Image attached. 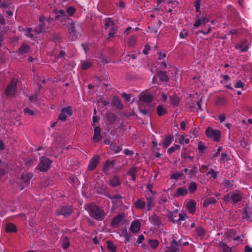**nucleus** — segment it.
Listing matches in <instances>:
<instances>
[{"label":"nucleus","instance_id":"obj_49","mask_svg":"<svg viewBox=\"0 0 252 252\" xmlns=\"http://www.w3.org/2000/svg\"><path fill=\"white\" fill-rule=\"evenodd\" d=\"M235 48L236 49L241 48V51L242 52H246L248 51L249 49V47L246 45H244V43H242L241 45L236 46Z\"/></svg>","mask_w":252,"mask_h":252},{"label":"nucleus","instance_id":"obj_62","mask_svg":"<svg viewBox=\"0 0 252 252\" xmlns=\"http://www.w3.org/2000/svg\"><path fill=\"white\" fill-rule=\"evenodd\" d=\"M207 175H210L214 179H216L217 177V172L214 170L211 169L207 173Z\"/></svg>","mask_w":252,"mask_h":252},{"label":"nucleus","instance_id":"obj_23","mask_svg":"<svg viewBox=\"0 0 252 252\" xmlns=\"http://www.w3.org/2000/svg\"><path fill=\"white\" fill-rule=\"evenodd\" d=\"M148 244L153 250H157L159 246V241L157 239H150L148 240Z\"/></svg>","mask_w":252,"mask_h":252},{"label":"nucleus","instance_id":"obj_51","mask_svg":"<svg viewBox=\"0 0 252 252\" xmlns=\"http://www.w3.org/2000/svg\"><path fill=\"white\" fill-rule=\"evenodd\" d=\"M137 171H138V170H137V168L135 166H133L128 171L127 174L129 176L134 175L136 174V173L137 172Z\"/></svg>","mask_w":252,"mask_h":252},{"label":"nucleus","instance_id":"obj_36","mask_svg":"<svg viewBox=\"0 0 252 252\" xmlns=\"http://www.w3.org/2000/svg\"><path fill=\"white\" fill-rule=\"evenodd\" d=\"M7 168V165L2 163L0 160V178L2 177L5 173V170Z\"/></svg>","mask_w":252,"mask_h":252},{"label":"nucleus","instance_id":"obj_55","mask_svg":"<svg viewBox=\"0 0 252 252\" xmlns=\"http://www.w3.org/2000/svg\"><path fill=\"white\" fill-rule=\"evenodd\" d=\"M136 43V38L135 37H131L128 41V44L129 46H134Z\"/></svg>","mask_w":252,"mask_h":252},{"label":"nucleus","instance_id":"obj_47","mask_svg":"<svg viewBox=\"0 0 252 252\" xmlns=\"http://www.w3.org/2000/svg\"><path fill=\"white\" fill-rule=\"evenodd\" d=\"M216 103L218 105H223L227 103V101L224 97H220L217 98Z\"/></svg>","mask_w":252,"mask_h":252},{"label":"nucleus","instance_id":"obj_54","mask_svg":"<svg viewBox=\"0 0 252 252\" xmlns=\"http://www.w3.org/2000/svg\"><path fill=\"white\" fill-rule=\"evenodd\" d=\"M183 175V173L181 172H177L173 174H172L171 176V179H174L175 180H178L180 179Z\"/></svg>","mask_w":252,"mask_h":252},{"label":"nucleus","instance_id":"obj_53","mask_svg":"<svg viewBox=\"0 0 252 252\" xmlns=\"http://www.w3.org/2000/svg\"><path fill=\"white\" fill-rule=\"evenodd\" d=\"M229 160L228 154L226 153H222L220 158V161L225 162Z\"/></svg>","mask_w":252,"mask_h":252},{"label":"nucleus","instance_id":"obj_11","mask_svg":"<svg viewBox=\"0 0 252 252\" xmlns=\"http://www.w3.org/2000/svg\"><path fill=\"white\" fill-rule=\"evenodd\" d=\"M100 158L98 156H94L90 160L89 165L88 166V170L92 171L94 170L97 167Z\"/></svg>","mask_w":252,"mask_h":252},{"label":"nucleus","instance_id":"obj_57","mask_svg":"<svg viewBox=\"0 0 252 252\" xmlns=\"http://www.w3.org/2000/svg\"><path fill=\"white\" fill-rule=\"evenodd\" d=\"M188 35V32L185 29H183L180 33V37L185 39Z\"/></svg>","mask_w":252,"mask_h":252},{"label":"nucleus","instance_id":"obj_21","mask_svg":"<svg viewBox=\"0 0 252 252\" xmlns=\"http://www.w3.org/2000/svg\"><path fill=\"white\" fill-rule=\"evenodd\" d=\"M153 98L152 95L150 94L145 93L141 95L139 98V100L140 102L149 103L152 102Z\"/></svg>","mask_w":252,"mask_h":252},{"label":"nucleus","instance_id":"obj_19","mask_svg":"<svg viewBox=\"0 0 252 252\" xmlns=\"http://www.w3.org/2000/svg\"><path fill=\"white\" fill-rule=\"evenodd\" d=\"M187 210L192 214H193L196 210V203L194 200H190L186 203Z\"/></svg>","mask_w":252,"mask_h":252},{"label":"nucleus","instance_id":"obj_38","mask_svg":"<svg viewBox=\"0 0 252 252\" xmlns=\"http://www.w3.org/2000/svg\"><path fill=\"white\" fill-rule=\"evenodd\" d=\"M198 173V169L196 166H194L192 169H191L189 174L188 176L190 178H193L194 177H195Z\"/></svg>","mask_w":252,"mask_h":252},{"label":"nucleus","instance_id":"obj_37","mask_svg":"<svg viewBox=\"0 0 252 252\" xmlns=\"http://www.w3.org/2000/svg\"><path fill=\"white\" fill-rule=\"evenodd\" d=\"M70 246V242L68 237L65 236L62 239V247L63 249H66Z\"/></svg>","mask_w":252,"mask_h":252},{"label":"nucleus","instance_id":"obj_29","mask_svg":"<svg viewBox=\"0 0 252 252\" xmlns=\"http://www.w3.org/2000/svg\"><path fill=\"white\" fill-rule=\"evenodd\" d=\"M158 76L162 82H168L169 80V78L166 71H159L158 72Z\"/></svg>","mask_w":252,"mask_h":252},{"label":"nucleus","instance_id":"obj_64","mask_svg":"<svg viewBox=\"0 0 252 252\" xmlns=\"http://www.w3.org/2000/svg\"><path fill=\"white\" fill-rule=\"evenodd\" d=\"M198 149L200 152H203V151L207 148V147L205 146L201 141L198 143Z\"/></svg>","mask_w":252,"mask_h":252},{"label":"nucleus","instance_id":"obj_12","mask_svg":"<svg viewBox=\"0 0 252 252\" xmlns=\"http://www.w3.org/2000/svg\"><path fill=\"white\" fill-rule=\"evenodd\" d=\"M178 235L175 234L173 235V240L171 242L170 246L167 248L172 252H177L179 250L178 242L176 240Z\"/></svg>","mask_w":252,"mask_h":252},{"label":"nucleus","instance_id":"obj_17","mask_svg":"<svg viewBox=\"0 0 252 252\" xmlns=\"http://www.w3.org/2000/svg\"><path fill=\"white\" fill-rule=\"evenodd\" d=\"M141 228V223L139 220L132 221L130 227V231L133 233H138Z\"/></svg>","mask_w":252,"mask_h":252},{"label":"nucleus","instance_id":"obj_45","mask_svg":"<svg viewBox=\"0 0 252 252\" xmlns=\"http://www.w3.org/2000/svg\"><path fill=\"white\" fill-rule=\"evenodd\" d=\"M181 157L185 159L189 158L190 161H192L194 160V157L190 156L189 154L186 152H182L181 153Z\"/></svg>","mask_w":252,"mask_h":252},{"label":"nucleus","instance_id":"obj_46","mask_svg":"<svg viewBox=\"0 0 252 252\" xmlns=\"http://www.w3.org/2000/svg\"><path fill=\"white\" fill-rule=\"evenodd\" d=\"M92 65V63L91 62L84 61L82 62L81 68L83 70H86L91 67Z\"/></svg>","mask_w":252,"mask_h":252},{"label":"nucleus","instance_id":"obj_59","mask_svg":"<svg viewBox=\"0 0 252 252\" xmlns=\"http://www.w3.org/2000/svg\"><path fill=\"white\" fill-rule=\"evenodd\" d=\"M76 9L73 7H69L67 9V13L70 16H72L75 12Z\"/></svg>","mask_w":252,"mask_h":252},{"label":"nucleus","instance_id":"obj_14","mask_svg":"<svg viewBox=\"0 0 252 252\" xmlns=\"http://www.w3.org/2000/svg\"><path fill=\"white\" fill-rule=\"evenodd\" d=\"M56 15L54 19L55 20H60L61 21H63V20H70V19L66 15L65 12L63 10H59L56 12Z\"/></svg>","mask_w":252,"mask_h":252},{"label":"nucleus","instance_id":"obj_32","mask_svg":"<svg viewBox=\"0 0 252 252\" xmlns=\"http://www.w3.org/2000/svg\"><path fill=\"white\" fill-rule=\"evenodd\" d=\"M219 246L222 248L223 252H233L232 248L222 241L219 242Z\"/></svg>","mask_w":252,"mask_h":252},{"label":"nucleus","instance_id":"obj_18","mask_svg":"<svg viewBox=\"0 0 252 252\" xmlns=\"http://www.w3.org/2000/svg\"><path fill=\"white\" fill-rule=\"evenodd\" d=\"M188 193V190L186 187H182L177 189L176 192L174 195V197L178 198L180 196H185Z\"/></svg>","mask_w":252,"mask_h":252},{"label":"nucleus","instance_id":"obj_8","mask_svg":"<svg viewBox=\"0 0 252 252\" xmlns=\"http://www.w3.org/2000/svg\"><path fill=\"white\" fill-rule=\"evenodd\" d=\"M231 195V202L236 204L240 202L243 197V194L239 190H235L230 192Z\"/></svg>","mask_w":252,"mask_h":252},{"label":"nucleus","instance_id":"obj_13","mask_svg":"<svg viewBox=\"0 0 252 252\" xmlns=\"http://www.w3.org/2000/svg\"><path fill=\"white\" fill-rule=\"evenodd\" d=\"M196 18L194 23L193 24L194 28H198L201 25H205L206 23L209 22V20L208 18L204 17L202 18H200L198 15H196Z\"/></svg>","mask_w":252,"mask_h":252},{"label":"nucleus","instance_id":"obj_6","mask_svg":"<svg viewBox=\"0 0 252 252\" xmlns=\"http://www.w3.org/2000/svg\"><path fill=\"white\" fill-rule=\"evenodd\" d=\"M71 22L68 23V29L69 33V39L71 41H74L78 38V33L76 31L75 22L71 19Z\"/></svg>","mask_w":252,"mask_h":252},{"label":"nucleus","instance_id":"obj_3","mask_svg":"<svg viewBox=\"0 0 252 252\" xmlns=\"http://www.w3.org/2000/svg\"><path fill=\"white\" fill-rule=\"evenodd\" d=\"M52 163V161L48 158L41 157L37 168L41 172H47L50 168Z\"/></svg>","mask_w":252,"mask_h":252},{"label":"nucleus","instance_id":"obj_20","mask_svg":"<svg viewBox=\"0 0 252 252\" xmlns=\"http://www.w3.org/2000/svg\"><path fill=\"white\" fill-rule=\"evenodd\" d=\"M33 174L31 173L25 172L23 173L21 176V179L23 182L28 185L30 180L33 178Z\"/></svg>","mask_w":252,"mask_h":252},{"label":"nucleus","instance_id":"obj_31","mask_svg":"<svg viewBox=\"0 0 252 252\" xmlns=\"http://www.w3.org/2000/svg\"><path fill=\"white\" fill-rule=\"evenodd\" d=\"M5 231L7 233H15L17 231V229L16 226L14 224L9 223L6 225Z\"/></svg>","mask_w":252,"mask_h":252},{"label":"nucleus","instance_id":"obj_2","mask_svg":"<svg viewBox=\"0 0 252 252\" xmlns=\"http://www.w3.org/2000/svg\"><path fill=\"white\" fill-rule=\"evenodd\" d=\"M40 24L35 29L36 32L39 34L46 29L50 28L54 25L55 20L51 17H46L44 15H41L39 18Z\"/></svg>","mask_w":252,"mask_h":252},{"label":"nucleus","instance_id":"obj_27","mask_svg":"<svg viewBox=\"0 0 252 252\" xmlns=\"http://www.w3.org/2000/svg\"><path fill=\"white\" fill-rule=\"evenodd\" d=\"M150 219L154 225L159 226L161 224V220L160 217L156 214L152 215Z\"/></svg>","mask_w":252,"mask_h":252},{"label":"nucleus","instance_id":"obj_15","mask_svg":"<svg viewBox=\"0 0 252 252\" xmlns=\"http://www.w3.org/2000/svg\"><path fill=\"white\" fill-rule=\"evenodd\" d=\"M108 185L112 187H116L120 186L121 184V181L119 177L117 175L113 176L108 181Z\"/></svg>","mask_w":252,"mask_h":252},{"label":"nucleus","instance_id":"obj_63","mask_svg":"<svg viewBox=\"0 0 252 252\" xmlns=\"http://www.w3.org/2000/svg\"><path fill=\"white\" fill-rule=\"evenodd\" d=\"M24 112L25 113L27 114L29 116H33L35 113L33 110L30 109L28 108H25L24 109Z\"/></svg>","mask_w":252,"mask_h":252},{"label":"nucleus","instance_id":"obj_33","mask_svg":"<svg viewBox=\"0 0 252 252\" xmlns=\"http://www.w3.org/2000/svg\"><path fill=\"white\" fill-rule=\"evenodd\" d=\"M170 103L174 106H177L179 103V98L176 94H173L170 97Z\"/></svg>","mask_w":252,"mask_h":252},{"label":"nucleus","instance_id":"obj_22","mask_svg":"<svg viewBox=\"0 0 252 252\" xmlns=\"http://www.w3.org/2000/svg\"><path fill=\"white\" fill-rule=\"evenodd\" d=\"M112 105L118 109H122L123 108L121 101L120 98L117 96H114L113 97Z\"/></svg>","mask_w":252,"mask_h":252},{"label":"nucleus","instance_id":"obj_5","mask_svg":"<svg viewBox=\"0 0 252 252\" xmlns=\"http://www.w3.org/2000/svg\"><path fill=\"white\" fill-rule=\"evenodd\" d=\"M206 134L207 137L213 138L214 141H219L221 138L220 131L214 130L211 127H208L206 130Z\"/></svg>","mask_w":252,"mask_h":252},{"label":"nucleus","instance_id":"obj_48","mask_svg":"<svg viewBox=\"0 0 252 252\" xmlns=\"http://www.w3.org/2000/svg\"><path fill=\"white\" fill-rule=\"evenodd\" d=\"M224 185L229 189H232L234 188L233 181L226 180L224 182Z\"/></svg>","mask_w":252,"mask_h":252},{"label":"nucleus","instance_id":"obj_26","mask_svg":"<svg viewBox=\"0 0 252 252\" xmlns=\"http://www.w3.org/2000/svg\"><path fill=\"white\" fill-rule=\"evenodd\" d=\"M114 165L115 161L114 160L111 161L109 160L106 161L103 168V171L105 173L108 172L110 169L114 167Z\"/></svg>","mask_w":252,"mask_h":252},{"label":"nucleus","instance_id":"obj_43","mask_svg":"<svg viewBox=\"0 0 252 252\" xmlns=\"http://www.w3.org/2000/svg\"><path fill=\"white\" fill-rule=\"evenodd\" d=\"M117 30V28L115 26L114 27L109 28L108 31V38L114 37L115 36V33Z\"/></svg>","mask_w":252,"mask_h":252},{"label":"nucleus","instance_id":"obj_35","mask_svg":"<svg viewBox=\"0 0 252 252\" xmlns=\"http://www.w3.org/2000/svg\"><path fill=\"white\" fill-rule=\"evenodd\" d=\"M110 149L114 153H117L122 150V147L121 145L118 146L116 143L113 142L111 144Z\"/></svg>","mask_w":252,"mask_h":252},{"label":"nucleus","instance_id":"obj_25","mask_svg":"<svg viewBox=\"0 0 252 252\" xmlns=\"http://www.w3.org/2000/svg\"><path fill=\"white\" fill-rule=\"evenodd\" d=\"M217 202L216 200L213 197H208L204 199L202 204L204 207H208L210 205L215 204Z\"/></svg>","mask_w":252,"mask_h":252},{"label":"nucleus","instance_id":"obj_30","mask_svg":"<svg viewBox=\"0 0 252 252\" xmlns=\"http://www.w3.org/2000/svg\"><path fill=\"white\" fill-rule=\"evenodd\" d=\"M146 197L147 201V209L148 210H151L155 206L154 199L150 196L146 195Z\"/></svg>","mask_w":252,"mask_h":252},{"label":"nucleus","instance_id":"obj_56","mask_svg":"<svg viewBox=\"0 0 252 252\" xmlns=\"http://www.w3.org/2000/svg\"><path fill=\"white\" fill-rule=\"evenodd\" d=\"M201 1L202 0H196L194 2V7L196 12L200 11Z\"/></svg>","mask_w":252,"mask_h":252},{"label":"nucleus","instance_id":"obj_41","mask_svg":"<svg viewBox=\"0 0 252 252\" xmlns=\"http://www.w3.org/2000/svg\"><path fill=\"white\" fill-rule=\"evenodd\" d=\"M157 112L159 116H162L167 113V110L161 105H159L157 107Z\"/></svg>","mask_w":252,"mask_h":252},{"label":"nucleus","instance_id":"obj_58","mask_svg":"<svg viewBox=\"0 0 252 252\" xmlns=\"http://www.w3.org/2000/svg\"><path fill=\"white\" fill-rule=\"evenodd\" d=\"M180 148V146L179 145H174V146L171 147L168 149V153L169 154H171L173 153L176 150L179 149Z\"/></svg>","mask_w":252,"mask_h":252},{"label":"nucleus","instance_id":"obj_4","mask_svg":"<svg viewBox=\"0 0 252 252\" xmlns=\"http://www.w3.org/2000/svg\"><path fill=\"white\" fill-rule=\"evenodd\" d=\"M73 114V110L71 106H68L63 108L59 115L58 120L64 122L67 120L68 116H71Z\"/></svg>","mask_w":252,"mask_h":252},{"label":"nucleus","instance_id":"obj_61","mask_svg":"<svg viewBox=\"0 0 252 252\" xmlns=\"http://www.w3.org/2000/svg\"><path fill=\"white\" fill-rule=\"evenodd\" d=\"M122 96L125 98L126 102H129L131 100V95L126 93H123Z\"/></svg>","mask_w":252,"mask_h":252},{"label":"nucleus","instance_id":"obj_16","mask_svg":"<svg viewBox=\"0 0 252 252\" xmlns=\"http://www.w3.org/2000/svg\"><path fill=\"white\" fill-rule=\"evenodd\" d=\"M102 138V136L101 134V128L99 126H96L94 128V132L93 137V140L99 142Z\"/></svg>","mask_w":252,"mask_h":252},{"label":"nucleus","instance_id":"obj_7","mask_svg":"<svg viewBox=\"0 0 252 252\" xmlns=\"http://www.w3.org/2000/svg\"><path fill=\"white\" fill-rule=\"evenodd\" d=\"M17 80L12 79L7 87H6L5 93L7 96L13 95L15 94L17 88Z\"/></svg>","mask_w":252,"mask_h":252},{"label":"nucleus","instance_id":"obj_39","mask_svg":"<svg viewBox=\"0 0 252 252\" xmlns=\"http://www.w3.org/2000/svg\"><path fill=\"white\" fill-rule=\"evenodd\" d=\"M197 186L195 182H191L189 187V190L190 193H194L197 190Z\"/></svg>","mask_w":252,"mask_h":252},{"label":"nucleus","instance_id":"obj_50","mask_svg":"<svg viewBox=\"0 0 252 252\" xmlns=\"http://www.w3.org/2000/svg\"><path fill=\"white\" fill-rule=\"evenodd\" d=\"M61 39L62 38L60 34L55 33L52 36V40H53L55 43L60 42Z\"/></svg>","mask_w":252,"mask_h":252},{"label":"nucleus","instance_id":"obj_40","mask_svg":"<svg viewBox=\"0 0 252 252\" xmlns=\"http://www.w3.org/2000/svg\"><path fill=\"white\" fill-rule=\"evenodd\" d=\"M135 206L136 208L139 209H143L145 206V202L140 199H138L135 203Z\"/></svg>","mask_w":252,"mask_h":252},{"label":"nucleus","instance_id":"obj_60","mask_svg":"<svg viewBox=\"0 0 252 252\" xmlns=\"http://www.w3.org/2000/svg\"><path fill=\"white\" fill-rule=\"evenodd\" d=\"M107 117L108 120L111 123L114 122L116 120L115 115L113 113H109L107 115Z\"/></svg>","mask_w":252,"mask_h":252},{"label":"nucleus","instance_id":"obj_10","mask_svg":"<svg viewBox=\"0 0 252 252\" xmlns=\"http://www.w3.org/2000/svg\"><path fill=\"white\" fill-rule=\"evenodd\" d=\"M124 218V215L123 214H120L115 216L112 220L111 226L113 228H117Z\"/></svg>","mask_w":252,"mask_h":252},{"label":"nucleus","instance_id":"obj_42","mask_svg":"<svg viewBox=\"0 0 252 252\" xmlns=\"http://www.w3.org/2000/svg\"><path fill=\"white\" fill-rule=\"evenodd\" d=\"M172 137L170 135L166 136L163 142V145L165 147H168L172 143Z\"/></svg>","mask_w":252,"mask_h":252},{"label":"nucleus","instance_id":"obj_34","mask_svg":"<svg viewBox=\"0 0 252 252\" xmlns=\"http://www.w3.org/2000/svg\"><path fill=\"white\" fill-rule=\"evenodd\" d=\"M196 234L197 237L203 238L206 234L205 230L201 227H197L195 228Z\"/></svg>","mask_w":252,"mask_h":252},{"label":"nucleus","instance_id":"obj_52","mask_svg":"<svg viewBox=\"0 0 252 252\" xmlns=\"http://www.w3.org/2000/svg\"><path fill=\"white\" fill-rule=\"evenodd\" d=\"M32 28H28L26 30V35L29 37L31 39H33L34 38V35L32 34Z\"/></svg>","mask_w":252,"mask_h":252},{"label":"nucleus","instance_id":"obj_44","mask_svg":"<svg viewBox=\"0 0 252 252\" xmlns=\"http://www.w3.org/2000/svg\"><path fill=\"white\" fill-rule=\"evenodd\" d=\"M107 242L108 249L111 252H115L116 251L117 249V247H116L115 244L109 241H108Z\"/></svg>","mask_w":252,"mask_h":252},{"label":"nucleus","instance_id":"obj_1","mask_svg":"<svg viewBox=\"0 0 252 252\" xmlns=\"http://www.w3.org/2000/svg\"><path fill=\"white\" fill-rule=\"evenodd\" d=\"M85 208L91 217L98 220H102L107 215L103 209L93 203L86 205Z\"/></svg>","mask_w":252,"mask_h":252},{"label":"nucleus","instance_id":"obj_24","mask_svg":"<svg viewBox=\"0 0 252 252\" xmlns=\"http://www.w3.org/2000/svg\"><path fill=\"white\" fill-rule=\"evenodd\" d=\"M104 28L107 30L115 26V23L111 18H106L103 20Z\"/></svg>","mask_w":252,"mask_h":252},{"label":"nucleus","instance_id":"obj_28","mask_svg":"<svg viewBox=\"0 0 252 252\" xmlns=\"http://www.w3.org/2000/svg\"><path fill=\"white\" fill-rule=\"evenodd\" d=\"M30 48L29 46L26 43H23L18 49V53L19 55H23L25 53H28L30 51Z\"/></svg>","mask_w":252,"mask_h":252},{"label":"nucleus","instance_id":"obj_9","mask_svg":"<svg viewBox=\"0 0 252 252\" xmlns=\"http://www.w3.org/2000/svg\"><path fill=\"white\" fill-rule=\"evenodd\" d=\"M72 213V209L66 206H63L56 211V214L57 216L62 215L66 218L69 217Z\"/></svg>","mask_w":252,"mask_h":252}]
</instances>
